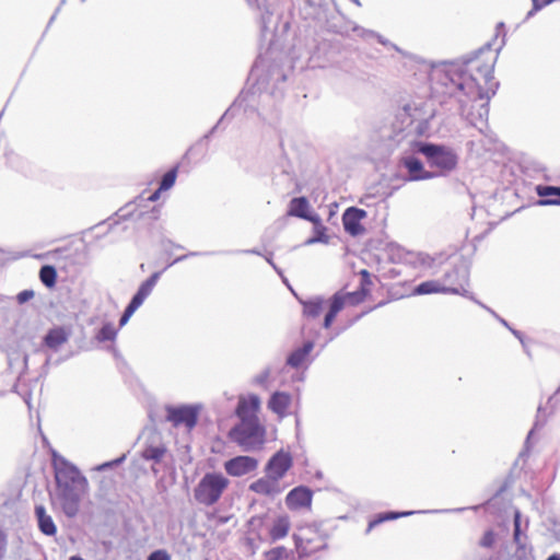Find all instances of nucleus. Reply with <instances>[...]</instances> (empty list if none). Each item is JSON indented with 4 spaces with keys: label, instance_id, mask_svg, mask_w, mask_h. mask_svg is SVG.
I'll return each instance as SVG.
<instances>
[{
    "label": "nucleus",
    "instance_id": "obj_1",
    "mask_svg": "<svg viewBox=\"0 0 560 560\" xmlns=\"http://www.w3.org/2000/svg\"><path fill=\"white\" fill-rule=\"evenodd\" d=\"M495 57L491 44L448 62L435 72L432 91L441 97V104L454 101L455 110L466 120L483 132L488 128L489 100L494 95L498 82H494L493 69Z\"/></svg>",
    "mask_w": 560,
    "mask_h": 560
},
{
    "label": "nucleus",
    "instance_id": "obj_2",
    "mask_svg": "<svg viewBox=\"0 0 560 560\" xmlns=\"http://www.w3.org/2000/svg\"><path fill=\"white\" fill-rule=\"evenodd\" d=\"M412 151L424 155L430 166L440 170L439 175H446L458 165V154L454 149L444 144L421 140L413 141Z\"/></svg>",
    "mask_w": 560,
    "mask_h": 560
},
{
    "label": "nucleus",
    "instance_id": "obj_3",
    "mask_svg": "<svg viewBox=\"0 0 560 560\" xmlns=\"http://www.w3.org/2000/svg\"><path fill=\"white\" fill-rule=\"evenodd\" d=\"M228 436L243 452H253L265 444L266 429L259 420L244 418L230 429Z\"/></svg>",
    "mask_w": 560,
    "mask_h": 560
},
{
    "label": "nucleus",
    "instance_id": "obj_4",
    "mask_svg": "<svg viewBox=\"0 0 560 560\" xmlns=\"http://www.w3.org/2000/svg\"><path fill=\"white\" fill-rule=\"evenodd\" d=\"M229 483L222 472H206L194 489V498L199 504L212 506L221 499Z\"/></svg>",
    "mask_w": 560,
    "mask_h": 560
},
{
    "label": "nucleus",
    "instance_id": "obj_5",
    "mask_svg": "<svg viewBox=\"0 0 560 560\" xmlns=\"http://www.w3.org/2000/svg\"><path fill=\"white\" fill-rule=\"evenodd\" d=\"M55 479L59 489H85L86 478L77 466L61 456L54 457Z\"/></svg>",
    "mask_w": 560,
    "mask_h": 560
},
{
    "label": "nucleus",
    "instance_id": "obj_6",
    "mask_svg": "<svg viewBox=\"0 0 560 560\" xmlns=\"http://www.w3.org/2000/svg\"><path fill=\"white\" fill-rule=\"evenodd\" d=\"M200 410V405H166V421L171 422L174 428L185 427L190 431L198 423Z\"/></svg>",
    "mask_w": 560,
    "mask_h": 560
},
{
    "label": "nucleus",
    "instance_id": "obj_7",
    "mask_svg": "<svg viewBox=\"0 0 560 560\" xmlns=\"http://www.w3.org/2000/svg\"><path fill=\"white\" fill-rule=\"evenodd\" d=\"M447 276H450V282H452L451 285L457 289V295L468 298L476 303L477 300L472 296L471 292L465 288L469 282V267L465 260L460 259L457 264H454L450 270L444 272L443 278Z\"/></svg>",
    "mask_w": 560,
    "mask_h": 560
},
{
    "label": "nucleus",
    "instance_id": "obj_8",
    "mask_svg": "<svg viewBox=\"0 0 560 560\" xmlns=\"http://www.w3.org/2000/svg\"><path fill=\"white\" fill-rule=\"evenodd\" d=\"M401 166L407 174L404 176L405 182H418L436 177L439 174L424 168L420 159L415 155H404L400 159Z\"/></svg>",
    "mask_w": 560,
    "mask_h": 560
},
{
    "label": "nucleus",
    "instance_id": "obj_9",
    "mask_svg": "<svg viewBox=\"0 0 560 560\" xmlns=\"http://www.w3.org/2000/svg\"><path fill=\"white\" fill-rule=\"evenodd\" d=\"M293 465L291 454L283 448L277 451L267 462L265 472L279 481L287 475Z\"/></svg>",
    "mask_w": 560,
    "mask_h": 560
},
{
    "label": "nucleus",
    "instance_id": "obj_10",
    "mask_svg": "<svg viewBox=\"0 0 560 560\" xmlns=\"http://www.w3.org/2000/svg\"><path fill=\"white\" fill-rule=\"evenodd\" d=\"M84 489H59L57 497L63 514L73 518L80 510L81 494Z\"/></svg>",
    "mask_w": 560,
    "mask_h": 560
},
{
    "label": "nucleus",
    "instance_id": "obj_11",
    "mask_svg": "<svg viewBox=\"0 0 560 560\" xmlns=\"http://www.w3.org/2000/svg\"><path fill=\"white\" fill-rule=\"evenodd\" d=\"M258 467V460L248 455H237L224 463V469L232 477H241L254 471Z\"/></svg>",
    "mask_w": 560,
    "mask_h": 560
},
{
    "label": "nucleus",
    "instance_id": "obj_12",
    "mask_svg": "<svg viewBox=\"0 0 560 560\" xmlns=\"http://www.w3.org/2000/svg\"><path fill=\"white\" fill-rule=\"evenodd\" d=\"M368 215L364 209L358 207H349L342 213V224L345 231L355 237L364 233L365 229L361 221Z\"/></svg>",
    "mask_w": 560,
    "mask_h": 560
},
{
    "label": "nucleus",
    "instance_id": "obj_13",
    "mask_svg": "<svg viewBox=\"0 0 560 560\" xmlns=\"http://www.w3.org/2000/svg\"><path fill=\"white\" fill-rule=\"evenodd\" d=\"M313 491L306 486H298L291 489L285 497V505L291 511L311 508Z\"/></svg>",
    "mask_w": 560,
    "mask_h": 560
},
{
    "label": "nucleus",
    "instance_id": "obj_14",
    "mask_svg": "<svg viewBox=\"0 0 560 560\" xmlns=\"http://www.w3.org/2000/svg\"><path fill=\"white\" fill-rule=\"evenodd\" d=\"M513 540L516 545L514 557L516 560H528L532 549L527 545V537L523 534L521 527V512L515 510L513 520Z\"/></svg>",
    "mask_w": 560,
    "mask_h": 560
},
{
    "label": "nucleus",
    "instance_id": "obj_15",
    "mask_svg": "<svg viewBox=\"0 0 560 560\" xmlns=\"http://www.w3.org/2000/svg\"><path fill=\"white\" fill-rule=\"evenodd\" d=\"M450 282V276L441 280H428L417 284L413 288L415 295H425L432 293H457V289L453 288Z\"/></svg>",
    "mask_w": 560,
    "mask_h": 560
},
{
    "label": "nucleus",
    "instance_id": "obj_16",
    "mask_svg": "<svg viewBox=\"0 0 560 560\" xmlns=\"http://www.w3.org/2000/svg\"><path fill=\"white\" fill-rule=\"evenodd\" d=\"M166 452L167 448L162 442L161 436L158 434H152V438L144 442L140 455L147 462L159 464L162 462Z\"/></svg>",
    "mask_w": 560,
    "mask_h": 560
},
{
    "label": "nucleus",
    "instance_id": "obj_17",
    "mask_svg": "<svg viewBox=\"0 0 560 560\" xmlns=\"http://www.w3.org/2000/svg\"><path fill=\"white\" fill-rule=\"evenodd\" d=\"M249 490L261 495L275 498L283 491L280 481L266 474L249 485Z\"/></svg>",
    "mask_w": 560,
    "mask_h": 560
},
{
    "label": "nucleus",
    "instance_id": "obj_18",
    "mask_svg": "<svg viewBox=\"0 0 560 560\" xmlns=\"http://www.w3.org/2000/svg\"><path fill=\"white\" fill-rule=\"evenodd\" d=\"M259 407V397L255 394H250L247 397L240 398L235 409V415L237 416L238 420H243L244 418L259 420L257 416Z\"/></svg>",
    "mask_w": 560,
    "mask_h": 560
},
{
    "label": "nucleus",
    "instance_id": "obj_19",
    "mask_svg": "<svg viewBox=\"0 0 560 560\" xmlns=\"http://www.w3.org/2000/svg\"><path fill=\"white\" fill-rule=\"evenodd\" d=\"M163 271L153 272L148 279H145L138 288L136 293L132 295L129 304L137 310L143 304L145 299L151 294L155 284L158 283Z\"/></svg>",
    "mask_w": 560,
    "mask_h": 560
},
{
    "label": "nucleus",
    "instance_id": "obj_20",
    "mask_svg": "<svg viewBox=\"0 0 560 560\" xmlns=\"http://www.w3.org/2000/svg\"><path fill=\"white\" fill-rule=\"evenodd\" d=\"M69 337L70 334L63 326H55L47 330L42 345L52 351H58L69 340Z\"/></svg>",
    "mask_w": 560,
    "mask_h": 560
},
{
    "label": "nucleus",
    "instance_id": "obj_21",
    "mask_svg": "<svg viewBox=\"0 0 560 560\" xmlns=\"http://www.w3.org/2000/svg\"><path fill=\"white\" fill-rule=\"evenodd\" d=\"M315 343L313 340L305 341L301 347H298L290 352L285 359V364L291 369H300L308 360Z\"/></svg>",
    "mask_w": 560,
    "mask_h": 560
},
{
    "label": "nucleus",
    "instance_id": "obj_22",
    "mask_svg": "<svg viewBox=\"0 0 560 560\" xmlns=\"http://www.w3.org/2000/svg\"><path fill=\"white\" fill-rule=\"evenodd\" d=\"M535 189L540 198L538 206H560V186L537 185Z\"/></svg>",
    "mask_w": 560,
    "mask_h": 560
},
{
    "label": "nucleus",
    "instance_id": "obj_23",
    "mask_svg": "<svg viewBox=\"0 0 560 560\" xmlns=\"http://www.w3.org/2000/svg\"><path fill=\"white\" fill-rule=\"evenodd\" d=\"M290 404L291 395L285 392L277 390L270 396L268 400V408L279 417H284Z\"/></svg>",
    "mask_w": 560,
    "mask_h": 560
},
{
    "label": "nucleus",
    "instance_id": "obj_24",
    "mask_svg": "<svg viewBox=\"0 0 560 560\" xmlns=\"http://www.w3.org/2000/svg\"><path fill=\"white\" fill-rule=\"evenodd\" d=\"M34 513L37 520L38 529L46 536H55L57 527L52 517L47 514L45 506L35 505Z\"/></svg>",
    "mask_w": 560,
    "mask_h": 560
},
{
    "label": "nucleus",
    "instance_id": "obj_25",
    "mask_svg": "<svg viewBox=\"0 0 560 560\" xmlns=\"http://www.w3.org/2000/svg\"><path fill=\"white\" fill-rule=\"evenodd\" d=\"M290 526L291 524L288 515L277 516L271 527L269 528L270 542H276L284 538L290 530Z\"/></svg>",
    "mask_w": 560,
    "mask_h": 560
},
{
    "label": "nucleus",
    "instance_id": "obj_26",
    "mask_svg": "<svg viewBox=\"0 0 560 560\" xmlns=\"http://www.w3.org/2000/svg\"><path fill=\"white\" fill-rule=\"evenodd\" d=\"M415 511H404V512H396V511H387L382 512L375 515L373 520L369 522L366 534H369L374 527L378 526L380 524L387 522V521H394L400 517H406L409 515L415 514Z\"/></svg>",
    "mask_w": 560,
    "mask_h": 560
},
{
    "label": "nucleus",
    "instance_id": "obj_27",
    "mask_svg": "<svg viewBox=\"0 0 560 560\" xmlns=\"http://www.w3.org/2000/svg\"><path fill=\"white\" fill-rule=\"evenodd\" d=\"M328 26L329 31L342 36H348L351 32L359 33L360 35L362 32H365V30L357 25L354 22L346 20L343 16L341 18V21H331Z\"/></svg>",
    "mask_w": 560,
    "mask_h": 560
},
{
    "label": "nucleus",
    "instance_id": "obj_28",
    "mask_svg": "<svg viewBox=\"0 0 560 560\" xmlns=\"http://www.w3.org/2000/svg\"><path fill=\"white\" fill-rule=\"evenodd\" d=\"M308 211L310 202L306 197H294L290 200L288 215L304 219L306 218Z\"/></svg>",
    "mask_w": 560,
    "mask_h": 560
},
{
    "label": "nucleus",
    "instance_id": "obj_29",
    "mask_svg": "<svg viewBox=\"0 0 560 560\" xmlns=\"http://www.w3.org/2000/svg\"><path fill=\"white\" fill-rule=\"evenodd\" d=\"M324 299L322 296H315L308 300H300L303 306V315L310 318H316L323 311Z\"/></svg>",
    "mask_w": 560,
    "mask_h": 560
},
{
    "label": "nucleus",
    "instance_id": "obj_30",
    "mask_svg": "<svg viewBox=\"0 0 560 560\" xmlns=\"http://www.w3.org/2000/svg\"><path fill=\"white\" fill-rule=\"evenodd\" d=\"M40 282L48 289L56 285L57 282V270L51 265H44L39 269L38 273Z\"/></svg>",
    "mask_w": 560,
    "mask_h": 560
},
{
    "label": "nucleus",
    "instance_id": "obj_31",
    "mask_svg": "<svg viewBox=\"0 0 560 560\" xmlns=\"http://www.w3.org/2000/svg\"><path fill=\"white\" fill-rule=\"evenodd\" d=\"M259 14V25L260 32L265 35L267 32L271 31V28L276 27V22L273 21V13L270 11L268 5L265 3L261 10H258Z\"/></svg>",
    "mask_w": 560,
    "mask_h": 560
},
{
    "label": "nucleus",
    "instance_id": "obj_32",
    "mask_svg": "<svg viewBox=\"0 0 560 560\" xmlns=\"http://www.w3.org/2000/svg\"><path fill=\"white\" fill-rule=\"evenodd\" d=\"M177 172H178V166L176 165L163 174V176L161 177L160 183H159L160 190L166 191L174 186V184L176 182V177H177Z\"/></svg>",
    "mask_w": 560,
    "mask_h": 560
},
{
    "label": "nucleus",
    "instance_id": "obj_33",
    "mask_svg": "<svg viewBox=\"0 0 560 560\" xmlns=\"http://www.w3.org/2000/svg\"><path fill=\"white\" fill-rule=\"evenodd\" d=\"M117 336V330L112 323H105L96 334L100 342L113 341Z\"/></svg>",
    "mask_w": 560,
    "mask_h": 560
},
{
    "label": "nucleus",
    "instance_id": "obj_34",
    "mask_svg": "<svg viewBox=\"0 0 560 560\" xmlns=\"http://www.w3.org/2000/svg\"><path fill=\"white\" fill-rule=\"evenodd\" d=\"M291 553L292 551L287 549L285 547L278 546L265 551L264 556L266 560H288Z\"/></svg>",
    "mask_w": 560,
    "mask_h": 560
},
{
    "label": "nucleus",
    "instance_id": "obj_35",
    "mask_svg": "<svg viewBox=\"0 0 560 560\" xmlns=\"http://www.w3.org/2000/svg\"><path fill=\"white\" fill-rule=\"evenodd\" d=\"M327 228L323 224L319 226H313L314 235L305 241V245H312L316 243L327 244L329 242V237L326 234Z\"/></svg>",
    "mask_w": 560,
    "mask_h": 560
},
{
    "label": "nucleus",
    "instance_id": "obj_36",
    "mask_svg": "<svg viewBox=\"0 0 560 560\" xmlns=\"http://www.w3.org/2000/svg\"><path fill=\"white\" fill-rule=\"evenodd\" d=\"M346 304V296L341 291L336 292L329 300L328 311L336 313L338 315L339 312L342 311Z\"/></svg>",
    "mask_w": 560,
    "mask_h": 560
},
{
    "label": "nucleus",
    "instance_id": "obj_37",
    "mask_svg": "<svg viewBox=\"0 0 560 560\" xmlns=\"http://www.w3.org/2000/svg\"><path fill=\"white\" fill-rule=\"evenodd\" d=\"M369 293L370 290L359 288L353 292L343 293V295L346 296V301L348 300L351 304L357 305L363 302Z\"/></svg>",
    "mask_w": 560,
    "mask_h": 560
},
{
    "label": "nucleus",
    "instance_id": "obj_38",
    "mask_svg": "<svg viewBox=\"0 0 560 560\" xmlns=\"http://www.w3.org/2000/svg\"><path fill=\"white\" fill-rule=\"evenodd\" d=\"M404 110L411 118L412 121L419 120L428 122V120L433 117V114H430L428 117H422L420 115V109L416 105L407 104L404 106Z\"/></svg>",
    "mask_w": 560,
    "mask_h": 560
},
{
    "label": "nucleus",
    "instance_id": "obj_39",
    "mask_svg": "<svg viewBox=\"0 0 560 560\" xmlns=\"http://www.w3.org/2000/svg\"><path fill=\"white\" fill-rule=\"evenodd\" d=\"M126 458H127V455L122 454L121 456H119L113 460H108V462H104V463L100 464L98 466H96L95 469L97 471H106L108 469H113V468L121 465L126 460Z\"/></svg>",
    "mask_w": 560,
    "mask_h": 560
},
{
    "label": "nucleus",
    "instance_id": "obj_40",
    "mask_svg": "<svg viewBox=\"0 0 560 560\" xmlns=\"http://www.w3.org/2000/svg\"><path fill=\"white\" fill-rule=\"evenodd\" d=\"M210 255H219L218 250H211V252H189L185 255L176 257L172 262L167 265V267L173 266L174 264L186 260L189 257H198V256H210Z\"/></svg>",
    "mask_w": 560,
    "mask_h": 560
},
{
    "label": "nucleus",
    "instance_id": "obj_41",
    "mask_svg": "<svg viewBox=\"0 0 560 560\" xmlns=\"http://www.w3.org/2000/svg\"><path fill=\"white\" fill-rule=\"evenodd\" d=\"M267 517V514L252 516L248 521V526L252 532H258L265 525Z\"/></svg>",
    "mask_w": 560,
    "mask_h": 560
},
{
    "label": "nucleus",
    "instance_id": "obj_42",
    "mask_svg": "<svg viewBox=\"0 0 560 560\" xmlns=\"http://www.w3.org/2000/svg\"><path fill=\"white\" fill-rule=\"evenodd\" d=\"M136 311L137 308L128 303L119 318V326H125Z\"/></svg>",
    "mask_w": 560,
    "mask_h": 560
},
{
    "label": "nucleus",
    "instance_id": "obj_43",
    "mask_svg": "<svg viewBox=\"0 0 560 560\" xmlns=\"http://www.w3.org/2000/svg\"><path fill=\"white\" fill-rule=\"evenodd\" d=\"M365 33H366V34H369V35H371V36L376 37L377 42H378L380 44H382L383 46H389V47L394 48L395 50L400 51V49H399L395 44L390 43L388 39L384 38L382 35L376 34V33H374L373 31H365V32H362V34H361V35H363V34H365Z\"/></svg>",
    "mask_w": 560,
    "mask_h": 560
},
{
    "label": "nucleus",
    "instance_id": "obj_44",
    "mask_svg": "<svg viewBox=\"0 0 560 560\" xmlns=\"http://www.w3.org/2000/svg\"><path fill=\"white\" fill-rule=\"evenodd\" d=\"M35 293L33 290L26 289L18 293L16 295V302L19 304H25L30 300L34 298Z\"/></svg>",
    "mask_w": 560,
    "mask_h": 560
},
{
    "label": "nucleus",
    "instance_id": "obj_45",
    "mask_svg": "<svg viewBox=\"0 0 560 560\" xmlns=\"http://www.w3.org/2000/svg\"><path fill=\"white\" fill-rule=\"evenodd\" d=\"M148 560H171V556L164 549H156L149 555Z\"/></svg>",
    "mask_w": 560,
    "mask_h": 560
},
{
    "label": "nucleus",
    "instance_id": "obj_46",
    "mask_svg": "<svg viewBox=\"0 0 560 560\" xmlns=\"http://www.w3.org/2000/svg\"><path fill=\"white\" fill-rule=\"evenodd\" d=\"M219 255H231V254H252L261 256V252L257 248L252 249H237V250H218Z\"/></svg>",
    "mask_w": 560,
    "mask_h": 560
},
{
    "label": "nucleus",
    "instance_id": "obj_47",
    "mask_svg": "<svg viewBox=\"0 0 560 560\" xmlns=\"http://www.w3.org/2000/svg\"><path fill=\"white\" fill-rule=\"evenodd\" d=\"M360 276H361V281H360L359 288L364 289V290H370V287L372 285L370 272L365 269H362L360 271Z\"/></svg>",
    "mask_w": 560,
    "mask_h": 560
},
{
    "label": "nucleus",
    "instance_id": "obj_48",
    "mask_svg": "<svg viewBox=\"0 0 560 560\" xmlns=\"http://www.w3.org/2000/svg\"><path fill=\"white\" fill-rule=\"evenodd\" d=\"M541 411V407L539 406L538 407V415L536 417V420H535V423H534V427L532 428V430L528 432L527 434V439H526V445L528 444V441L529 439L532 438L533 433L535 430H538L540 429L545 423H546V420L545 419H540V416H539V412Z\"/></svg>",
    "mask_w": 560,
    "mask_h": 560
},
{
    "label": "nucleus",
    "instance_id": "obj_49",
    "mask_svg": "<svg viewBox=\"0 0 560 560\" xmlns=\"http://www.w3.org/2000/svg\"><path fill=\"white\" fill-rule=\"evenodd\" d=\"M476 303L478 305H480L482 308L487 310L494 318H497L499 320V323H501L504 327H506L509 330L510 328H512L510 326V324L504 319L502 318L500 315H498L493 310H491L490 307H488L487 305H485L483 303H481L480 301H476Z\"/></svg>",
    "mask_w": 560,
    "mask_h": 560
},
{
    "label": "nucleus",
    "instance_id": "obj_50",
    "mask_svg": "<svg viewBox=\"0 0 560 560\" xmlns=\"http://www.w3.org/2000/svg\"><path fill=\"white\" fill-rule=\"evenodd\" d=\"M493 542H494V534L491 530L486 532L480 541L481 546L491 547Z\"/></svg>",
    "mask_w": 560,
    "mask_h": 560
},
{
    "label": "nucleus",
    "instance_id": "obj_51",
    "mask_svg": "<svg viewBox=\"0 0 560 560\" xmlns=\"http://www.w3.org/2000/svg\"><path fill=\"white\" fill-rule=\"evenodd\" d=\"M303 220L312 222L313 226L323 225L322 218L317 213H315V212L308 211L306 218H304Z\"/></svg>",
    "mask_w": 560,
    "mask_h": 560
},
{
    "label": "nucleus",
    "instance_id": "obj_52",
    "mask_svg": "<svg viewBox=\"0 0 560 560\" xmlns=\"http://www.w3.org/2000/svg\"><path fill=\"white\" fill-rule=\"evenodd\" d=\"M510 331L520 340V342L523 346L524 351L529 355V350L527 348V345L525 342V338L522 331L514 329L513 327L510 328Z\"/></svg>",
    "mask_w": 560,
    "mask_h": 560
},
{
    "label": "nucleus",
    "instance_id": "obj_53",
    "mask_svg": "<svg viewBox=\"0 0 560 560\" xmlns=\"http://www.w3.org/2000/svg\"><path fill=\"white\" fill-rule=\"evenodd\" d=\"M336 317V313L327 311V313L324 316L323 327L326 329L330 328Z\"/></svg>",
    "mask_w": 560,
    "mask_h": 560
},
{
    "label": "nucleus",
    "instance_id": "obj_54",
    "mask_svg": "<svg viewBox=\"0 0 560 560\" xmlns=\"http://www.w3.org/2000/svg\"><path fill=\"white\" fill-rule=\"evenodd\" d=\"M7 550V536L3 530L0 529V560L3 559Z\"/></svg>",
    "mask_w": 560,
    "mask_h": 560
},
{
    "label": "nucleus",
    "instance_id": "obj_55",
    "mask_svg": "<svg viewBox=\"0 0 560 560\" xmlns=\"http://www.w3.org/2000/svg\"><path fill=\"white\" fill-rule=\"evenodd\" d=\"M231 108L226 109L225 113L221 116L219 121L207 132L210 137L218 130V128L223 124L224 119L228 117Z\"/></svg>",
    "mask_w": 560,
    "mask_h": 560
},
{
    "label": "nucleus",
    "instance_id": "obj_56",
    "mask_svg": "<svg viewBox=\"0 0 560 560\" xmlns=\"http://www.w3.org/2000/svg\"><path fill=\"white\" fill-rule=\"evenodd\" d=\"M250 8H255L257 10H261L262 5L266 3V0H246Z\"/></svg>",
    "mask_w": 560,
    "mask_h": 560
},
{
    "label": "nucleus",
    "instance_id": "obj_57",
    "mask_svg": "<svg viewBox=\"0 0 560 560\" xmlns=\"http://www.w3.org/2000/svg\"><path fill=\"white\" fill-rule=\"evenodd\" d=\"M533 2V9L534 11H540L544 7L549 5L550 3H546V0H534Z\"/></svg>",
    "mask_w": 560,
    "mask_h": 560
},
{
    "label": "nucleus",
    "instance_id": "obj_58",
    "mask_svg": "<svg viewBox=\"0 0 560 560\" xmlns=\"http://www.w3.org/2000/svg\"><path fill=\"white\" fill-rule=\"evenodd\" d=\"M293 538H294L295 547H296L298 551H299L301 555L306 553V550L302 547V544H303L302 538H301V537H299L298 535H294V536H293Z\"/></svg>",
    "mask_w": 560,
    "mask_h": 560
},
{
    "label": "nucleus",
    "instance_id": "obj_59",
    "mask_svg": "<svg viewBox=\"0 0 560 560\" xmlns=\"http://www.w3.org/2000/svg\"><path fill=\"white\" fill-rule=\"evenodd\" d=\"M268 377H269V371H265L260 375H258L255 378V381H256L257 384L264 385L267 382Z\"/></svg>",
    "mask_w": 560,
    "mask_h": 560
},
{
    "label": "nucleus",
    "instance_id": "obj_60",
    "mask_svg": "<svg viewBox=\"0 0 560 560\" xmlns=\"http://www.w3.org/2000/svg\"><path fill=\"white\" fill-rule=\"evenodd\" d=\"M265 259L276 270L278 275L282 276V270L273 262L271 254L269 256H266Z\"/></svg>",
    "mask_w": 560,
    "mask_h": 560
},
{
    "label": "nucleus",
    "instance_id": "obj_61",
    "mask_svg": "<svg viewBox=\"0 0 560 560\" xmlns=\"http://www.w3.org/2000/svg\"><path fill=\"white\" fill-rule=\"evenodd\" d=\"M272 74H276L277 75V81H281V82H284L287 80V77L284 73L281 72L280 69L278 68H275L272 70Z\"/></svg>",
    "mask_w": 560,
    "mask_h": 560
},
{
    "label": "nucleus",
    "instance_id": "obj_62",
    "mask_svg": "<svg viewBox=\"0 0 560 560\" xmlns=\"http://www.w3.org/2000/svg\"><path fill=\"white\" fill-rule=\"evenodd\" d=\"M150 219L156 220L160 215V210L156 207H153L150 212L147 213Z\"/></svg>",
    "mask_w": 560,
    "mask_h": 560
},
{
    "label": "nucleus",
    "instance_id": "obj_63",
    "mask_svg": "<svg viewBox=\"0 0 560 560\" xmlns=\"http://www.w3.org/2000/svg\"><path fill=\"white\" fill-rule=\"evenodd\" d=\"M162 191H163V190H160V187H159L155 191H153V192L150 195V197L148 198V200H150V201H156V200L159 199V197H160V194H161Z\"/></svg>",
    "mask_w": 560,
    "mask_h": 560
},
{
    "label": "nucleus",
    "instance_id": "obj_64",
    "mask_svg": "<svg viewBox=\"0 0 560 560\" xmlns=\"http://www.w3.org/2000/svg\"><path fill=\"white\" fill-rule=\"evenodd\" d=\"M67 248H56L54 250H50L48 253V255L52 258H55L56 256H58L59 254H61L62 252H65Z\"/></svg>",
    "mask_w": 560,
    "mask_h": 560
}]
</instances>
